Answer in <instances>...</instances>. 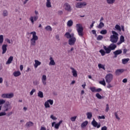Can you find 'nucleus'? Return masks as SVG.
I'll use <instances>...</instances> for the list:
<instances>
[{"mask_svg":"<svg viewBox=\"0 0 130 130\" xmlns=\"http://www.w3.org/2000/svg\"><path fill=\"white\" fill-rule=\"evenodd\" d=\"M63 13V12L62 11H61V10L59 11L58 12V15H62Z\"/></svg>","mask_w":130,"mask_h":130,"instance_id":"nucleus-62","label":"nucleus"},{"mask_svg":"<svg viewBox=\"0 0 130 130\" xmlns=\"http://www.w3.org/2000/svg\"><path fill=\"white\" fill-rule=\"evenodd\" d=\"M103 48L105 50V52L107 54H109V53H110V52H111V50L109 48V46L106 47V46H104Z\"/></svg>","mask_w":130,"mask_h":130,"instance_id":"nucleus-19","label":"nucleus"},{"mask_svg":"<svg viewBox=\"0 0 130 130\" xmlns=\"http://www.w3.org/2000/svg\"><path fill=\"white\" fill-rule=\"evenodd\" d=\"M25 125L27 127H30V126H33V125H34V123L32 122L28 121L26 122Z\"/></svg>","mask_w":130,"mask_h":130,"instance_id":"nucleus-25","label":"nucleus"},{"mask_svg":"<svg viewBox=\"0 0 130 130\" xmlns=\"http://www.w3.org/2000/svg\"><path fill=\"white\" fill-rule=\"evenodd\" d=\"M86 115L87 116L88 119H91V118H92V115L91 112L87 113Z\"/></svg>","mask_w":130,"mask_h":130,"instance_id":"nucleus-33","label":"nucleus"},{"mask_svg":"<svg viewBox=\"0 0 130 130\" xmlns=\"http://www.w3.org/2000/svg\"><path fill=\"white\" fill-rule=\"evenodd\" d=\"M4 43V35H0V44H3Z\"/></svg>","mask_w":130,"mask_h":130,"instance_id":"nucleus-36","label":"nucleus"},{"mask_svg":"<svg viewBox=\"0 0 130 130\" xmlns=\"http://www.w3.org/2000/svg\"><path fill=\"white\" fill-rule=\"evenodd\" d=\"M109 47L111 49V50H114L115 48L117 47V46H116V45L114 44V43H113L109 46Z\"/></svg>","mask_w":130,"mask_h":130,"instance_id":"nucleus-21","label":"nucleus"},{"mask_svg":"<svg viewBox=\"0 0 130 130\" xmlns=\"http://www.w3.org/2000/svg\"><path fill=\"white\" fill-rule=\"evenodd\" d=\"M8 15V11L7 10H4L3 12V16L4 17H7Z\"/></svg>","mask_w":130,"mask_h":130,"instance_id":"nucleus-47","label":"nucleus"},{"mask_svg":"<svg viewBox=\"0 0 130 130\" xmlns=\"http://www.w3.org/2000/svg\"><path fill=\"white\" fill-rule=\"evenodd\" d=\"M112 33L113 35L110 36V41L112 43H116L118 41V34L114 30L112 31Z\"/></svg>","mask_w":130,"mask_h":130,"instance_id":"nucleus-2","label":"nucleus"},{"mask_svg":"<svg viewBox=\"0 0 130 130\" xmlns=\"http://www.w3.org/2000/svg\"><path fill=\"white\" fill-rule=\"evenodd\" d=\"M122 82L123 83H127V79L126 78H125L123 79Z\"/></svg>","mask_w":130,"mask_h":130,"instance_id":"nucleus-61","label":"nucleus"},{"mask_svg":"<svg viewBox=\"0 0 130 130\" xmlns=\"http://www.w3.org/2000/svg\"><path fill=\"white\" fill-rule=\"evenodd\" d=\"M87 6V3L86 2H77L75 4V7L77 9H83Z\"/></svg>","mask_w":130,"mask_h":130,"instance_id":"nucleus-5","label":"nucleus"},{"mask_svg":"<svg viewBox=\"0 0 130 130\" xmlns=\"http://www.w3.org/2000/svg\"><path fill=\"white\" fill-rule=\"evenodd\" d=\"M107 88H108V89H110V88H112V85L110 84V83H108V85H107Z\"/></svg>","mask_w":130,"mask_h":130,"instance_id":"nucleus-53","label":"nucleus"},{"mask_svg":"<svg viewBox=\"0 0 130 130\" xmlns=\"http://www.w3.org/2000/svg\"><path fill=\"white\" fill-rule=\"evenodd\" d=\"M122 53V50L121 49L117 50L113 52V54L115 55V57H117V55L121 54Z\"/></svg>","mask_w":130,"mask_h":130,"instance_id":"nucleus-15","label":"nucleus"},{"mask_svg":"<svg viewBox=\"0 0 130 130\" xmlns=\"http://www.w3.org/2000/svg\"><path fill=\"white\" fill-rule=\"evenodd\" d=\"M40 64H41V62L39 61L38 60H35L34 67L35 69H37L38 66H40Z\"/></svg>","mask_w":130,"mask_h":130,"instance_id":"nucleus-22","label":"nucleus"},{"mask_svg":"<svg viewBox=\"0 0 130 130\" xmlns=\"http://www.w3.org/2000/svg\"><path fill=\"white\" fill-rule=\"evenodd\" d=\"M45 29H46L47 31H52V28L51 27V26H49V25L45 27Z\"/></svg>","mask_w":130,"mask_h":130,"instance_id":"nucleus-38","label":"nucleus"},{"mask_svg":"<svg viewBox=\"0 0 130 130\" xmlns=\"http://www.w3.org/2000/svg\"><path fill=\"white\" fill-rule=\"evenodd\" d=\"M61 123H62V120H60L58 123L55 124L54 126L55 128H56V129H58L59 126Z\"/></svg>","mask_w":130,"mask_h":130,"instance_id":"nucleus-26","label":"nucleus"},{"mask_svg":"<svg viewBox=\"0 0 130 130\" xmlns=\"http://www.w3.org/2000/svg\"><path fill=\"white\" fill-rule=\"evenodd\" d=\"M35 92H36V90L35 89H32L31 91L30 92V95H33Z\"/></svg>","mask_w":130,"mask_h":130,"instance_id":"nucleus-50","label":"nucleus"},{"mask_svg":"<svg viewBox=\"0 0 130 130\" xmlns=\"http://www.w3.org/2000/svg\"><path fill=\"white\" fill-rule=\"evenodd\" d=\"M42 83L44 86H46V80H47V77H46V75H43L42 77Z\"/></svg>","mask_w":130,"mask_h":130,"instance_id":"nucleus-13","label":"nucleus"},{"mask_svg":"<svg viewBox=\"0 0 130 130\" xmlns=\"http://www.w3.org/2000/svg\"><path fill=\"white\" fill-rule=\"evenodd\" d=\"M115 28L116 30H118V31H121V27H120V26L118 25V24L115 25Z\"/></svg>","mask_w":130,"mask_h":130,"instance_id":"nucleus-41","label":"nucleus"},{"mask_svg":"<svg viewBox=\"0 0 130 130\" xmlns=\"http://www.w3.org/2000/svg\"><path fill=\"white\" fill-rule=\"evenodd\" d=\"M32 35V38L30 39V46H35L36 45V41L38 40V36L36 35V32L32 31L30 32Z\"/></svg>","mask_w":130,"mask_h":130,"instance_id":"nucleus-4","label":"nucleus"},{"mask_svg":"<svg viewBox=\"0 0 130 130\" xmlns=\"http://www.w3.org/2000/svg\"><path fill=\"white\" fill-rule=\"evenodd\" d=\"M99 83L101 84V85H103V86H106V82H105L104 79H103V81H100Z\"/></svg>","mask_w":130,"mask_h":130,"instance_id":"nucleus-39","label":"nucleus"},{"mask_svg":"<svg viewBox=\"0 0 130 130\" xmlns=\"http://www.w3.org/2000/svg\"><path fill=\"white\" fill-rule=\"evenodd\" d=\"M91 92H96V87H90Z\"/></svg>","mask_w":130,"mask_h":130,"instance_id":"nucleus-52","label":"nucleus"},{"mask_svg":"<svg viewBox=\"0 0 130 130\" xmlns=\"http://www.w3.org/2000/svg\"><path fill=\"white\" fill-rule=\"evenodd\" d=\"M124 41H125L124 37L123 36H120V41H119L117 43L118 45H120V44H121V43H123Z\"/></svg>","mask_w":130,"mask_h":130,"instance_id":"nucleus-20","label":"nucleus"},{"mask_svg":"<svg viewBox=\"0 0 130 130\" xmlns=\"http://www.w3.org/2000/svg\"><path fill=\"white\" fill-rule=\"evenodd\" d=\"M50 118H51V119H53V120H56V119H57V118H56L53 115H51L50 116Z\"/></svg>","mask_w":130,"mask_h":130,"instance_id":"nucleus-48","label":"nucleus"},{"mask_svg":"<svg viewBox=\"0 0 130 130\" xmlns=\"http://www.w3.org/2000/svg\"><path fill=\"white\" fill-rule=\"evenodd\" d=\"M123 72H124V70L123 69H117L115 71V74L117 76H119V75H121Z\"/></svg>","mask_w":130,"mask_h":130,"instance_id":"nucleus-18","label":"nucleus"},{"mask_svg":"<svg viewBox=\"0 0 130 130\" xmlns=\"http://www.w3.org/2000/svg\"><path fill=\"white\" fill-rule=\"evenodd\" d=\"M102 91V89L101 88H98L96 89L95 92H101Z\"/></svg>","mask_w":130,"mask_h":130,"instance_id":"nucleus-60","label":"nucleus"},{"mask_svg":"<svg viewBox=\"0 0 130 130\" xmlns=\"http://www.w3.org/2000/svg\"><path fill=\"white\" fill-rule=\"evenodd\" d=\"M13 59H14V57L11 56L7 61L6 62V64H10V63H12V62L13 61Z\"/></svg>","mask_w":130,"mask_h":130,"instance_id":"nucleus-24","label":"nucleus"},{"mask_svg":"<svg viewBox=\"0 0 130 130\" xmlns=\"http://www.w3.org/2000/svg\"><path fill=\"white\" fill-rule=\"evenodd\" d=\"M91 32L92 33V34H93V35H96V30H92Z\"/></svg>","mask_w":130,"mask_h":130,"instance_id":"nucleus-63","label":"nucleus"},{"mask_svg":"<svg viewBox=\"0 0 130 130\" xmlns=\"http://www.w3.org/2000/svg\"><path fill=\"white\" fill-rule=\"evenodd\" d=\"M35 14L36 15L35 16H38V15H39V12L38 11H37V10H35Z\"/></svg>","mask_w":130,"mask_h":130,"instance_id":"nucleus-56","label":"nucleus"},{"mask_svg":"<svg viewBox=\"0 0 130 130\" xmlns=\"http://www.w3.org/2000/svg\"><path fill=\"white\" fill-rule=\"evenodd\" d=\"M114 3H115V0H107V3L109 5H113Z\"/></svg>","mask_w":130,"mask_h":130,"instance_id":"nucleus-40","label":"nucleus"},{"mask_svg":"<svg viewBox=\"0 0 130 130\" xmlns=\"http://www.w3.org/2000/svg\"><path fill=\"white\" fill-rule=\"evenodd\" d=\"M88 124V121H85L81 124V127H85Z\"/></svg>","mask_w":130,"mask_h":130,"instance_id":"nucleus-35","label":"nucleus"},{"mask_svg":"<svg viewBox=\"0 0 130 130\" xmlns=\"http://www.w3.org/2000/svg\"><path fill=\"white\" fill-rule=\"evenodd\" d=\"M23 69H24V67H23V65L20 66V71H23Z\"/></svg>","mask_w":130,"mask_h":130,"instance_id":"nucleus-64","label":"nucleus"},{"mask_svg":"<svg viewBox=\"0 0 130 130\" xmlns=\"http://www.w3.org/2000/svg\"><path fill=\"white\" fill-rule=\"evenodd\" d=\"M109 105L108 104H107L106 105V109H105V111L106 112H108V111H109Z\"/></svg>","mask_w":130,"mask_h":130,"instance_id":"nucleus-44","label":"nucleus"},{"mask_svg":"<svg viewBox=\"0 0 130 130\" xmlns=\"http://www.w3.org/2000/svg\"><path fill=\"white\" fill-rule=\"evenodd\" d=\"M53 105V100H48L47 101L45 102V108H50V105Z\"/></svg>","mask_w":130,"mask_h":130,"instance_id":"nucleus-11","label":"nucleus"},{"mask_svg":"<svg viewBox=\"0 0 130 130\" xmlns=\"http://www.w3.org/2000/svg\"><path fill=\"white\" fill-rule=\"evenodd\" d=\"M100 34H102V35H106V34H107V30L106 29H103L100 31Z\"/></svg>","mask_w":130,"mask_h":130,"instance_id":"nucleus-34","label":"nucleus"},{"mask_svg":"<svg viewBox=\"0 0 130 130\" xmlns=\"http://www.w3.org/2000/svg\"><path fill=\"white\" fill-rule=\"evenodd\" d=\"M105 80L107 84H110V83H111L113 80V75L112 74L107 75L105 77Z\"/></svg>","mask_w":130,"mask_h":130,"instance_id":"nucleus-8","label":"nucleus"},{"mask_svg":"<svg viewBox=\"0 0 130 130\" xmlns=\"http://www.w3.org/2000/svg\"><path fill=\"white\" fill-rule=\"evenodd\" d=\"M63 8L65 11L69 12V13H71V12L73 11V8H72L71 5L68 3H65L63 4Z\"/></svg>","mask_w":130,"mask_h":130,"instance_id":"nucleus-7","label":"nucleus"},{"mask_svg":"<svg viewBox=\"0 0 130 130\" xmlns=\"http://www.w3.org/2000/svg\"><path fill=\"white\" fill-rule=\"evenodd\" d=\"M128 61H129V58H128L122 59V63H123V64H126V63L128 62Z\"/></svg>","mask_w":130,"mask_h":130,"instance_id":"nucleus-28","label":"nucleus"},{"mask_svg":"<svg viewBox=\"0 0 130 130\" xmlns=\"http://www.w3.org/2000/svg\"><path fill=\"white\" fill-rule=\"evenodd\" d=\"M49 60V66H55V61L51 56H50Z\"/></svg>","mask_w":130,"mask_h":130,"instance_id":"nucleus-17","label":"nucleus"},{"mask_svg":"<svg viewBox=\"0 0 130 130\" xmlns=\"http://www.w3.org/2000/svg\"><path fill=\"white\" fill-rule=\"evenodd\" d=\"M38 96L40 98H43V92H42V91H39V92L38 93Z\"/></svg>","mask_w":130,"mask_h":130,"instance_id":"nucleus-37","label":"nucleus"},{"mask_svg":"<svg viewBox=\"0 0 130 130\" xmlns=\"http://www.w3.org/2000/svg\"><path fill=\"white\" fill-rule=\"evenodd\" d=\"M76 30L78 34V35L80 37H83L84 36V28L83 25L81 23H77L76 25Z\"/></svg>","mask_w":130,"mask_h":130,"instance_id":"nucleus-3","label":"nucleus"},{"mask_svg":"<svg viewBox=\"0 0 130 130\" xmlns=\"http://www.w3.org/2000/svg\"><path fill=\"white\" fill-rule=\"evenodd\" d=\"M71 121H76V119H77V116H74V117H72L70 118Z\"/></svg>","mask_w":130,"mask_h":130,"instance_id":"nucleus-46","label":"nucleus"},{"mask_svg":"<svg viewBox=\"0 0 130 130\" xmlns=\"http://www.w3.org/2000/svg\"><path fill=\"white\" fill-rule=\"evenodd\" d=\"M70 69L72 71V73L73 77H74L75 78H77V77H78V73L77 72V70H76V69H75V68L73 67H71Z\"/></svg>","mask_w":130,"mask_h":130,"instance_id":"nucleus-14","label":"nucleus"},{"mask_svg":"<svg viewBox=\"0 0 130 130\" xmlns=\"http://www.w3.org/2000/svg\"><path fill=\"white\" fill-rule=\"evenodd\" d=\"M1 97L4 99H11V98H13V97H14V93H3L2 94Z\"/></svg>","mask_w":130,"mask_h":130,"instance_id":"nucleus-9","label":"nucleus"},{"mask_svg":"<svg viewBox=\"0 0 130 130\" xmlns=\"http://www.w3.org/2000/svg\"><path fill=\"white\" fill-rule=\"evenodd\" d=\"M12 108H13V106L11 105V103H10V102H7L6 103L4 104V106L3 107L4 111H5V112L11 110Z\"/></svg>","mask_w":130,"mask_h":130,"instance_id":"nucleus-6","label":"nucleus"},{"mask_svg":"<svg viewBox=\"0 0 130 130\" xmlns=\"http://www.w3.org/2000/svg\"><path fill=\"white\" fill-rule=\"evenodd\" d=\"M95 96L98 99H102V98H103V96H101V95H100V94L99 93H97L95 94Z\"/></svg>","mask_w":130,"mask_h":130,"instance_id":"nucleus-43","label":"nucleus"},{"mask_svg":"<svg viewBox=\"0 0 130 130\" xmlns=\"http://www.w3.org/2000/svg\"><path fill=\"white\" fill-rule=\"evenodd\" d=\"M115 116L116 118L117 119H118V120H120V118H119V117H118V115H117V113H115Z\"/></svg>","mask_w":130,"mask_h":130,"instance_id":"nucleus-51","label":"nucleus"},{"mask_svg":"<svg viewBox=\"0 0 130 130\" xmlns=\"http://www.w3.org/2000/svg\"><path fill=\"white\" fill-rule=\"evenodd\" d=\"M6 41L7 42V43H9V44H11V40L9 39H6Z\"/></svg>","mask_w":130,"mask_h":130,"instance_id":"nucleus-57","label":"nucleus"},{"mask_svg":"<svg viewBox=\"0 0 130 130\" xmlns=\"http://www.w3.org/2000/svg\"><path fill=\"white\" fill-rule=\"evenodd\" d=\"M99 119H105V116H99Z\"/></svg>","mask_w":130,"mask_h":130,"instance_id":"nucleus-54","label":"nucleus"},{"mask_svg":"<svg viewBox=\"0 0 130 130\" xmlns=\"http://www.w3.org/2000/svg\"><path fill=\"white\" fill-rule=\"evenodd\" d=\"M5 115H7L6 112H0V116H5Z\"/></svg>","mask_w":130,"mask_h":130,"instance_id":"nucleus-49","label":"nucleus"},{"mask_svg":"<svg viewBox=\"0 0 130 130\" xmlns=\"http://www.w3.org/2000/svg\"><path fill=\"white\" fill-rule=\"evenodd\" d=\"M103 39V36L99 35L96 38V40L100 41Z\"/></svg>","mask_w":130,"mask_h":130,"instance_id":"nucleus-42","label":"nucleus"},{"mask_svg":"<svg viewBox=\"0 0 130 130\" xmlns=\"http://www.w3.org/2000/svg\"><path fill=\"white\" fill-rule=\"evenodd\" d=\"M99 69H102L104 71H105V65H103L101 63L98 64Z\"/></svg>","mask_w":130,"mask_h":130,"instance_id":"nucleus-31","label":"nucleus"},{"mask_svg":"<svg viewBox=\"0 0 130 130\" xmlns=\"http://www.w3.org/2000/svg\"><path fill=\"white\" fill-rule=\"evenodd\" d=\"M127 51H128V50L126 49H124L123 52V54H126V52H127Z\"/></svg>","mask_w":130,"mask_h":130,"instance_id":"nucleus-55","label":"nucleus"},{"mask_svg":"<svg viewBox=\"0 0 130 130\" xmlns=\"http://www.w3.org/2000/svg\"><path fill=\"white\" fill-rule=\"evenodd\" d=\"M46 6L47 8H51V0H46Z\"/></svg>","mask_w":130,"mask_h":130,"instance_id":"nucleus-23","label":"nucleus"},{"mask_svg":"<svg viewBox=\"0 0 130 130\" xmlns=\"http://www.w3.org/2000/svg\"><path fill=\"white\" fill-rule=\"evenodd\" d=\"M56 39L57 40H58V41H59V40H60V39L59 38V36L56 35Z\"/></svg>","mask_w":130,"mask_h":130,"instance_id":"nucleus-59","label":"nucleus"},{"mask_svg":"<svg viewBox=\"0 0 130 130\" xmlns=\"http://www.w3.org/2000/svg\"><path fill=\"white\" fill-rule=\"evenodd\" d=\"M99 52L101 53V54L102 56H104V55H105V54L106 53V52H105V51L103 49H101L99 51Z\"/></svg>","mask_w":130,"mask_h":130,"instance_id":"nucleus-32","label":"nucleus"},{"mask_svg":"<svg viewBox=\"0 0 130 130\" xmlns=\"http://www.w3.org/2000/svg\"><path fill=\"white\" fill-rule=\"evenodd\" d=\"M38 19H39V16H31L29 17V20L31 22L32 25H34L35 22L38 21Z\"/></svg>","mask_w":130,"mask_h":130,"instance_id":"nucleus-10","label":"nucleus"},{"mask_svg":"<svg viewBox=\"0 0 130 130\" xmlns=\"http://www.w3.org/2000/svg\"><path fill=\"white\" fill-rule=\"evenodd\" d=\"M6 103V101L5 100L0 99V105H3Z\"/></svg>","mask_w":130,"mask_h":130,"instance_id":"nucleus-45","label":"nucleus"},{"mask_svg":"<svg viewBox=\"0 0 130 130\" xmlns=\"http://www.w3.org/2000/svg\"><path fill=\"white\" fill-rule=\"evenodd\" d=\"M7 47H8V45L7 44H3L2 45V54H5L6 52H7Z\"/></svg>","mask_w":130,"mask_h":130,"instance_id":"nucleus-16","label":"nucleus"},{"mask_svg":"<svg viewBox=\"0 0 130 130\" xmlns=\"http://www.w3.org/2000/svg\"><path fill=\"white\" fill-rule=\"evenodd\" d=\"M104 27V23L101 22L99 25L96 26V28H98L99 29H102Z\"/></svg>","mask_w":130,"mask_h":130,"instance_id":"nucleus-29","label":"nucleus"},{"mask_svg":"<svg viewBox=\"0 0 130 130\" xmlns=\"http://www.w3.org/2000/svg\"><path fill=\"white\" fill-rule=\"evenodd\" d=\"M13 75L14 77H19L21 76V72L20 71H15L13 73Z\"/></svg>","mask_w":130,"mask_h":130,"instance_id":"nucleus-27","label":"nucleus"},{"mask_svg":"<svg viewBox=\"0 0 130 130\" xmlns=\"http://www.w3.org/2000/svg\"><path fill=\"white\" fill-rule=\"evenodd\" d=\"M101 130H107V127L106 126H104L102 127Z\"/></svg>","mask_w":130,"mask_h":130,"instance_id":"nucleus-58","label":"nucleus"},{"mask_svg":"<svg viewBox=\"0 0 130 130\" xmlns=\"http://www.w3.org/2000/svg\"><path fill=\"white\" fill-rule=\"evenodd\" d=\"M91 124L94 126V127H97V128H99L101 126L100 124H98V122L95 120V119H93L91 122Z\"/></svg>","mask_w":130,"mask_h":130,"instance_id":"nucleus-12","label":"nucleus"},{"mask_svg":"<svg viewBox=\"0 0 130 130\" xmlns=\"http://www.w3.org/2000/svg\"><path fill=\"white\" fill-rule=\"evenodd\" d=\"M73 24H74V22L72 20H70L67 22V26L68 27H72Z\"/></svg>","mask_w":130,"mask_h":130,"instance_id":"nucleus-30","label":"nucleus"},{"mask_svg":"<svg viewBox=\"0 0 130 130\" xmlns=\"http://www.w3.org/2000/svg\"><path fill=\"white\" fill-rule=\"evenodd\" d=\"M65 37L68 39H69L68 41V44L71 46L75 45L76 41H77V39L75 37V34L72 33L70 34V32H66L64 35Z\"/></svg>","mask_w":130,"mask_h":130,"instance_id":"nucleus-1","label":"nucleus"}]
</instances>
